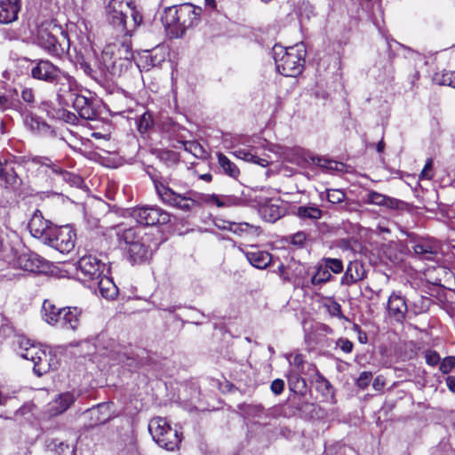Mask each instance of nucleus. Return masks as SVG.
<instances>
[{
  "label": "nucleus",
  "instance_id": "obj_23",
  "mask_svg": "<svg viewBox=\"0 0 455 455\" xmlns=\"http://www.w3.org/2000/svg\"><path fill=\"white\" fill-rule=\"evenodd\" d=\"M369 204L384 206L392 210L402 209L405 204L396 198L389 197L376 191H370L366 196Z\"/></svg>",
  "mask_w": 455,
  "mask_h": 455
},
{
  "label": "nucleus",
  "instance_id": "obj_38",
  "mask_svg": "<svg viewBox=\"0 0 455 455\" xmlns=\"http://www.w3.org/2000/svg\"><path fill=\"white\" fill-rule=\"evenodd\" d=\"M259 212L262 218L268 222H275L282 216L281 209L278 205L267 204L260 206Z\"/></svg>",
  "mask_w": 455,
  "mask_h": 455
},
{
  "label": "nucleus",
  "instance_id": "obj_61",
  "mask_svg": "<svg viewBox=\"0 0 455 455\" xmlns=\"http://www.w3.org/2000/svg\"><path fill=\"white\" fill-rule=\"evenodd\" d=\"M31 411V406L30 405H24L22 407H20L17 411L16 413L17 414H20V415H25L28 412Z\"/></svg>",
  "mask_w": 455,
  "mask_h": 455
},
{
  "label": "nucleus",
  "instance_id": "obj_24",
  "mask_svg": "<svg viewBox=\"0 0 455 455\" xmlns=\"http://www.w3.org/2000/svg\"><path fill=\"white\" fill-rule=\"evenodd\" d=\"M16 343L19 346V354L20 356L33 363L36 361L39 353L44 348L41 345L31 343V341L25 337H18Z\"/></svg>",
  "mask_w": 455,
  "mask_h": 455
},
{
  "label": "nucleus",
  "instance_id": "obj_2",
  "mask_svg": "<svg viewBox=\"0 0 455 455\" xmlns=\"http://www.w3.org/2000/svg\"><path fill=\"white\" fill-rule=\"evenodd\" d=\"M108 25L125 37L132 36L143 22V16L132 0H110L106 6Z\"/></svg>",
  "mask_w": 455,
  "mask_h": 455
},
{
  "label": "nucleus",
  "instance_id": "obj_29",
  "mask_svg": "<svg viewBox=\"0 0 455 455\" xmlns=\"http://www.w3.org/2000/svg\"><path fill=\"white\" fill-rule=\"evenodd\" d=\"M94 284H97L100 293L102 297L108 299H114L118 294V289L113 280L104 274L95 280Z\"/></svg>",
  "mask_w": 455,
  "mask_h": 455
},
{
  "label": "nucleus",
  "instance_id": "obj_28",
  "mask_svg": "<svg viewBox=\"0 0 455 455\" xmlns=\"http://www.w3.org/2000/svg\"><path fill=\"white\" fill-rule=\"evenodd\" d=\"M313 158H316V156H313L309 151L301 148H293L285 153V159L289 163L301 167L309 163L313 164Z\"/></svg>",
  "mask_w": 455,
  "mask_h": 455
},
{
  "label": "nucleus",
  "instance_id": "obj_20",
  "mask_svg": "<svg viewBox=\"0 0 455 455\" xmlns=\"http://www.w3.org/2000/svg\"><path fill=\"white\" fill-rule=\"evenodd\" d=\"M21 0H0V23L10 24L18 20Z\"/></svg>",
  "mask_w": 455,
  "mask_h": 455
},
{
  "label": "nucleus",
  "instance_id": "obj_51",
  "mask_svg": "<svg viewBox=\"0 0 455 455\" xmlns=\"http://www.w3.org/2000/svg\"><path fill=\"white\" fill-rule=\"evenodd\" d=\"M426 363L430 366H435L440 363V355L437 352L433 350H428L425 355Z\"/></svg>",
  "mask_w": 455,
  "mask_h": 455
},
{
  "label": "nucleus",
  "instance_id": "obj_46",
  "mask_svg": "<svg viewBox=\"0 0 455 455\" xmlns=\"http://www.w3.org/2000/svg\"><path fill=\"white\" fill-rule=\"evenodd\" d=\"M430 301L431 299L427 297H420L418 301L413 303L414 314L419 315L426 312L429 308Z\"/></svg>",
  "mask_w": 455,
  "mask_h": 455
},
{
  "label": "nucleus",
  "instance_id": "obj_50",
  "mask_svg": "<svg viewBox=\"0 0 455 455\" xmlns=\"http://www.w3.org/2000/svg\"><path fill=\"white\" fill-rule=\"evenodd\" d=\"M433 159L428 158L425 164V166L420 173L421 179L431 180L434 176L433 173Z\"/></svg>",
  "mask_w": 455,
  "mask_h": 455
},
{
  "label": "nucleus",
  "instance_id": "obj_33",
  "mask_svg": "<svg viewBox=\"0 0 455 455\" xmlns=\"http://www.w3.org/2000/svg\"><path fill=\"white\" fill-rule=\"evenodd\" d=\"M111 356L119 363L128 367V370L131 371H136L140 367V362L138 359L125 352H121L118 350L114 352Z\"/></svg>",
  "mask_w": 455,
  "mask_h": 455
},
{
  "label": "nucleus",
  "instance_id": "obj_57",
  "mask_svg": "<svg viewBox=\"0 0 455 455\" xmlns=\"http://www.w3.org/2000/svg\"><path fill=\"white\" fill-rule=\"evenodd\" d=\"M328 311L333 316H337L339 318H341L343 316L342 310H341V306L338 302H336V301H332L328 306Z\"/></svg>",
  "mask_w": 455,
  "mask_h": 455
},
{
  "label": "nucleus",
  "instance_id": "obj_54",
  "mask_svg": "<svg viewBox=\"0 0 455 455\" xmlns=\"http://www.w3.org/2000/svg\"><path fill=\"white\" fill-rule=\"evenodd\" d=\"M307 239L306 233L300 231L293 234L290 237V242L291 244L302 246Z\"/></svg>",
  "mask_w": 455,
  "mask_h": 455
},
{
  "label": "nucleus",
  "instance_id": "obj_41",
  "mask_svg": "<svg viewBox=\"0 0 455 455\" xmlns=\"http://www.w3.org/2000/svg\"><path fill=\"white\" fill-rule=\"evenodd\" d=\"M243 414L251 418H262L265 409L261 404H243L242 407Z\"/></svg>",
  "mask_w": 455,
  "mask_h": 455
},
{
  "label": "nucleus",
  "instance_id": "obj_4",
  "mask_svg": "<svg viewBox=\"0 0 455 455\" xmlns=\"http://www.w3.org/2000/svg\"><path fill=\"white\" fill-rule=\"evenodd\" d=\"M201 14L202 8L188 3L166 7L161 20L172 37L181 38L188 29L199 23Z\"/></svg>",
  "mask_w": 455,
  "mask_h": 455
},
{
  "label": "nucleus",
  "instance_id": "obj_9",
  "mask_svg": "<svg viewBox=\"0 0 455 455\" xmlns=\"http://www.w3.org/2000/svg\"><path fill=\"white\" fill-rule=\"evenodd\" d=\"M29 159L32 163L40 165L42 172L53 180L63 181L70 186H79L82 182L79 176L64 170L58 162H54L49 157L35 156Z\"/></svg>",
  "mask_w": 455,
  "mask_h": 455
},
{
  "label": "nucleus",
  "instance_id": "obj_59",
  "mask_svg": "<svg viewBox=\"0 0 455 455\" xmlns=\"http://www.w3.org/2000/svg\"><path fill=\"white\" fill-rule=\"evenodd\" d=\"M445 381L449 390L455 393V376H448Z\"/></svg>",
  "mask_w": 455,
  "mask_h": 455
},
{
  "label": "nucleus",
  "instance_id": "obj_13",
  "mask_svg": "<svg viewBox=\"0 0 455 455\" xmlns=\"http://www.w3.org/2000/svg\"><path fill=\"white\" fill-rule=\"evenodd\" d=\"M157 248V243L152 241L151 235L144 234L140 242L133 243L128 249L129 259L132 264H140L148 260L153 251Z\"/></svg>",
  "mask_w": 455,
  "mask_h": 455
},
{
  "label": "nucleus",
  "instance_id": "obj_14",
  "mask_svg": "<svg viewBox=\"0 0 455 455\" xmlns=\"http://www.w3.org/2000/svg\"><path fill=\"white\" fill-rule=\"evenodd\" d=\"M75 87L66 93H69L68 100L72 102L74 109L85 120H93L97 117V111L93 100L84 95L74 92Z\"/></svg>",
  "mask_w": 455,
  "mask_h": 455
},
{
  "label": "nucleus",
  "instance_id": "obj_31",
  "mask_svg": "<svg viewBox=\"0 0 455 455\" xmlns=\"http://www.w3.org/2000/svg\"><path fill=\"white\" fill-rule=\"evenodd\" d=\"M43 317L46 323L52 325L59 323L61 317L63 307L60 308L49 300H44L42 307Z\"/></svg>",
  "mask_w": 455,
  "mask_h": 455
},
{
  "label": "nucleus",
  "instance_id": "obj_12",
  "mask_svg": "<svg viewBox=\"0 0 455 455\" xmlns=\"http://www.w3.org/2000/svg\"><path fill=\"white\" fill-rule=\"evenodd\" d=\"M106 268V264L92 254L84 255L77 261V269L81 272L84 281L98 280L104 274Z\"/></svg>",
  "mask_w": 455,
  "mask_h": 455
},
{
  "label": "nucleus",
  "instance_id": "obj_56",
  "mask_svg": "<svg viewBox=\"0 0 455 455\" xmlns=\"http://www.w3.org/2000/svg\"><path fill=\"white\" fill-rule=\"evenodd\" d=\"M20 97L26 103L33 104L35 102V94L33 90L30 88L23 89Z\"/></svg>",
  "mask_w": 455,
  "mask_h": 455
},
{
  "label": "nucleus",
  "instance_id": "obj_34",
  "mask_svg": "<svg viewBox=\"0 0 455 455\" xmlns=\"http://www.w3.org/2000/svg\"><path fill=\"white\" fill-rule=\"evenodd\" d=\"M297 215L302 220H317L322 218L323 212L314 204L302 205L297 208Z\"/></svg>",
  "mask_w": 455,
  "mask_h": 455
},
{
  "label": "nucleus",
  "instance_id": "obj_39",
  "mask_svg": "<svg viewBox=\"0 0 455 455\" xmlns=\"http://www.w3.org/2000/svg\"><path fill=\"white\" fill-rule=\"evenodd\" d=\"M313 164L330 172H341L345 169V164L343 163L330 160L325 157L316 156V158H313Z\"/></svg>",
  "mask_w": 455,
  "mask_h": 455
},
{
  "label": "nucleus",
  "instance_id": "obj_40",
  "mask_svg": "<svg viewBox=\"0 0 455 455\" xmlns=\"http://www.w3.org/2000/svg\"><path fill=\"white\" fill-rule=\"evenodd\" d=\"M321 262L324 265L325 268L328 269V271L333 274H340L343 269V263L341 259H334V258H323L322 259Z\"/></svg>",
  "mask_w": 455,
  "mask_h": 455
},
{
  "label": "nucleus",
  "instance_id": "obj_1",
  "mask_svg": "<svg viewBox=\"0 0 455 455\" xmlns=\"http://www.w3.org/2000/svg\"><path fill=\"white\" fill-rule=\"evenodd\" d=\"M147 174L151 180L159 201L165 206L184 212L193 211L198 201L207 204H215L219 208L244 205V200L233 195L198 194L194 190H179L180 183L172 174L164 175L153 167H148Z\"/></svg>",
  "mask_w": 455,
  "mask_h": 455
},
{
  "label": "nucleus",
  "instance_id": "obj_3",
  "mask_svg": "<svg viewBox=\"0 0 455 455\" xmlns=\"http://www.w3.org/2000/svg\"><path fill=\"white\" fill-rule=\"evenodd\" d=\"M132 58L131 43L128 40L116 41L104 47L98 68L106 77L120 76L132 67Z\"/></svg>",
  "mask_w": 455,
  "mask_h": 455
},
{
  "label": "nucleus",
  "instance_id": "obj_49",
  "mask_svg": "<svg viewBox=\"0 0 455 455\" xmlns=\"http://www.w3.org/2000/svg\"><path fill=\"white\" fill-rule=\"evenodd\" d=\"M78 67L80 69H82L87 76H89L92 78L97 79L98 77V71L92 68V65L84 60H82L78 62Z\"/></svg>",
  "mask_w": 455,
  "mask_h": 455
},
{
  "label": "nucleus",
  "instance_id": "obj_5",
  "mask_svg": "<svg viewBox=\"0 0 455 455\" xmlns=\"http://www.w3.org/2000/svg\"><path fill=\"white\" fill-rule=\"evenodd\" d=\"M273 56L276 70L284 76L295 77L301 74L306 56V47L300 43L287 48L275 44Z\"/></svg>",
  "mask_w": 455,
  "mask_h": 455
},
{
  "label": "nucleus",
  "instance_id": "obj_26",
  "mask_svg": "<svg viewBox=\"0 0 455 455\" xmlns=\"http://www.w3.org/2000/svg\"><path fill=\"white\" fill-rule=\"evenodd\" d=\"M84 414H88L90 417L89 427H91L105 424L111 419L109 407L105 403H99L97 406L86 410Z\"/></svg>",
  "mask_w": 455,
  "mask_h": 455
},
{
  "label": "nucleus",
  "instance_id": "obj_36",
  "mask_svg": "<svg viewBox=\"0 0 455 455\" xmlns=\"http://www.w3.org/2000/svg\"><path fill=\"white\" fill-rule=\"evenodd\" d=\"M218 163L223 172L231 178L236 179L240 174L239 168L231 162L224 154L218 153Z\"/></svg>",
  "mask_w": 455,
  "mask_h": 455
},
{
  "label": "nucleus",
  "instance_id": "obj_16",
  "mask_svg": "<svg viewBox=\"0 0 455 455\" xmlns=\"http://www.w3.org/2000/svg\"><path fill=\"white\" fill-rule=\"evenodd\" d=\"M408 312L405 298L401 292L393 291L387 300V314L395 321L403 323Z\"/></svg>",
  "mask_w": 455,
  "mask_h": 455
},
{
  "label": "nucleus",
  "instance_id": "obj_27",
  "mask_svg": "<svg viewBox=\"0 0 455 455\" xmlns=\"http://www.w3.org/2000/svg\"><path fill=\"white\" fill-rule=\"evenodd\" d=\"M82 310L76 307H63L59 323L64 329L76 330L79 326Z\"/></svg>",
  "mask_w": 455,
  "mask_h": 455
},
{
  "label": "nucleus",
  "instance_id": "obj_22",
  "mask_svg": "<svg viewBox=\"0 0 455 455\" xmlns=\"http://www.w3.org/2000/svg\"><path fill=\"white\" fill-rule=\"evenodd\" d=\"M364 277L365 270L363 265L358 260L350 261L340 280V283L341 285L350 286Z\"/></svg>",
  "mask_w": 455,
  "mask_h": 455
},
{
  "label": "nucleus",
  "instance_id": "obj_6",
  "mask_svg": "<svg viewBox=\"0 0 455 455\" xmlns=\"http://www.w3.org/2000/svg\"><path fill=\"white\" fill-rule=\"evenodd\" d=\"M33 78L42 80L56 86L58 89V96L65 97L67 92L76 86L75 79L68 73L60 69L49 60H40L31 69Z\"/></svg>",
  "mask_w": 455,
  "mask_h": 455
},
{
  "label": "nucleus",
  "instance_id": "obj_42",
  "mask_svg": "<svg viewBox=\"0 0 455 455\" xmlns=\"http://www.w3.org/2000/svg\"><path fill=\"white\" fill-rule=\"evenodd\" d=\"M0 178L4 180L6 185L11 188H14L20 185V178L14 170L9 166L6 167Z\"/></svg>",
  "mask_w": 455,
  "mask_h": 455
},
{
  "label": "nucleus",
  "instance_id": "obj_64",
  "mask_svg": "<svg viewBox=\"0 0 455 455\" xmlns=\"http://www.w3.org/2000/svg\"><path fill=\"white\" fill-rule=\"evenodd\" d=\"M385 148V143L383 140H380L376 147V149L379 153H382Z\"/></svg>",
  "mask_w": 455,
  "mask_h": 455
},
{
  "label": "nucleus",
  "instance_id": "obj_44",
  "mask_svg": "<svg viewBox=\"0 0 455 455\" xmlns=\"http://www.w3.org/2000/svg\"><path fill=\"white\" fill-rule=\"evenodd\" d=\"M435 79L438 84L443 85H449L453 87V82H455V72L452 71H443L441 74V77L439 78V75L436 74Z\"/></svg>",
  "mask_w": 455,
  "mask_h": 455
},
{
  "label": "nucleus",
  "instance_id": "obj_8",
  "mask_svg": "<svg viewBox=\"0 0 455 455\" xmlns=\"http://www.w3.org/2000/svg\"><path fill=\"white\" fill-rule=\"evenodd\" d=\"M148 431L153 440L167 451H174L181 442L177 429L171 427L164 418H153L148 423Z\"/></svg>",
  "mask_w": 455,
  "mask_h": 455
},
{
  "label": "nucleus",
  "instance_id": "obj_63",
  "mask_svg": "<svg viewBox=\"0 0 455 455\" xmlns=\"http://www.w3.org/2000/svg\"><path fill=\"white\" fill-rule=\"evenodd\" d=\"M8 103V99L4 95H0V108H4Z\"/></svg>",
  "mask_w": 455,
  "mask_h": 455
},
{
  "label": "nucleus",
  "instance_id": "obj_60",
  "mask_svg": "<svg viewBox=\"0 0 455 455\" xmlns=\"http://www.w3.org/2000/svg\"><path fill=\"white\" fill-rule=\"evenodd\" d=\"M384 385H385L384 381L382 379H380L379 377H377L372 383L373 388L377 391L381 390L383 388Z\"/></svg>",
  "mask_w": 455,
  "mask_h": 455
},
{
  "label": "nucleus",
  "instance_id": "obj_30",
  "mask_svg": "<svg viewBox=\"0 0 455 455\" xmlns=\"http://www.w3.org/2000/svg\"><path fill=\"white\" fill-rule=\"evenodd\" d=\"M144 234V228L137 226L120 230L117 235L120 241H124L131 247L133 243H140Z\"/></svg>",
  "mask_w": 455,
  "mask_h": 455
},
{
  "label": "nucleus",
  "instance_id": "obj_18",
  "mask_svg": "<svg viewBox=\"0 0 455 455\" xmlns=\"http://www.w3.org/2000/svg\"><path fill=\"white\" fill-rule=\"evenodd\" d=\"M224 228L244 239L257 238L262 233L259 226L248 222H228V226Z\"/></svg>",
  "mask_w": 455,
  "mask_h": 455
},
{
  "label": "nucleus",
  "instance_id": "obj_37",
  "mask_svg": "<svg viewBox=\"0 0 455 455\" xmlns=\"http://www.w3.org/2000/svg\"><path fill=\"white\" fill-rule=\"evenodd\" d=\"M412 248L415 254L419 255L421 259L432 260L436 254L435 248L427 242H419Z\"/></svg>",
  "mask_w": 455,
  "mask_h": 455
},
{
  "label": "nucleus",
  "instance_id": "obj_45",
  "mask_svg": "<svg viewBox=\"0 0 455 455\" xmlns=\"http://www.w3.org/2000/svg\"><path fill=\"white\" fill-rule=\"evenodd\" d=\"M152 125L153 117L148 112L144 113L138 121V129L140 132H147Z\"/></svg>",
  "mask_w": 455,
  "mask_h": 455
},
{
  "label": "nucleus",
  "instance_id": "obj_52",
  "mask_svg": "<svg viewBox=\"0 0 455 455\" xmlns=\"http://www.w3.org/2000/svg\"><path fill=\"white\" fill-rule=\"evenodd\" d=\"M336 346L339 347L344 353H351L354 347L353 343L347 339L340 338L336 341Z\"/></svg>",
  "mask_w": 455,
  "mask_h": 455
},
{
  "label": "nucleus",
  "instance_id": "obj_10",
  "mask_svg": "<svg viewBox=\"0 0 455 455\" xmlns=\"http://www.w3.org/2000/svg\"><path fill=\"white\" fill-rule=\"evenodd\" d=\"M76 233L72 227L67 225L52 228L49 239L44 244H47L61 253H68L75 247Z\"/></svg>",
  "mask_w": 455,
  "mask_h": 455
},
{
  "label": "nucleus",
  "instance_id": "obj_21",
  "mask_svg": "<svg viewBox=\"0 0 455 455\" xmlns=\"http://www.w3.org/2000/svg\"><path fill=\"white\" fill-rule=\"evenodd\" d=\"M20 268L28 272H39L44 266V259L34 252H23L17 258Z\"/></svg>",
  "mask_w": 455,
  "mask_h": 455
},
{
  "label": "nucleus",
  "instance_id": "obj_15",
  "mask_svg": "<svg viewBox=\"0 0 455 455\" xmlns=\"http://www.w3.org/2000/svg\"><path fill=\"white\" fill-rule=\"evenodd\" d=\"M53 227L52 223L44 220L41 212L36 210L31 217L28 228L34 237L45 243Z\"/></svg>",
  "mask_w": 455,
  "mask_h": 455
},
{
  "label": "nucleus",
  "instance_id": "obj_7",
  "mask_svg": "<svg viewBox=\"0 0 455 455\" xmlns=\"http://www.w3.org/2000/svg\"><path fill=\"white\" fill-rule=\"evenodd\" d=\"M37 44L52 56H62L70 47L68 35L56 25H43L37 30Z\"/></svg>",
  "mask_w": 455,
  "mask_h": 455
},
{
  "label": "nucleus",
  "instance_id": "obj_62",
  "mask_svg": "<svg viewBox=\"0 0 455 455\" xmlns=\"http://www.w3.org/2000/svg\"><path fill=\"white\" fill-rule=\"evenodd\" d=\"M26 30L23 29L22 31H20L19 33L12 32V35L8 36V39L14 40L20 38L22 35H26Z\"/></svg>",
  "mask_w": 455,
  "mask_h": 455
},
{
  "label": "nucleus",
  "instance_id": "obj_17",
  "mask_svg": "<svg viewBox=\"0 0 455 455\" xmlns=\"http://www.w3.org/2000/svg\"><path fill=\"white\" fill-rule=\"evenodd\" d=\"M59 366V361L55 354L52 351L44 348L39 353L36 361L34 363V372L37 376H43L50 371L56 370Z\"/></svg>",
  "mask_w": 455,
  "mask_h": 455
},
{
  "label": "nucleus",
  "instance_id": "obj_47",
  "mask_svg": "<svg viewBox=\"0 0 455 455\" xmlns=\"http://www.w3.org/2000/svg\"><path fill=\"white\" fill-rule=\"evenodd\" d=\"M371 379L372 373L371 371H363L356 379V386L363 390L368 387Z\"/></svg>",
  "mask_w": 455,
  "mask_h": 455
},
{
  "label": "nucleus",
  "instance_id": "obj_43",
  "mask_svg": "<svg viewBox=\"0 0 455 455\" xmlns=\"http://www.w3.org/2000/svg\"><path fill=\"white\" fill-rule=\"evenodd\" d=\"M327 200L331 204H339L345 200L346 195L340 189H327L326 190Z\"/></svg>",
  "mask_w": 455,
  "mask_h": 455
},
{
  "label": "nucleus",
  "instance_id": "obj_53",
  "mask_svg": "<svg viewBox=\"0 0 455 455\" xmlns=\"http://www.w3.org/2000/svg\"><path fill=\"white\" fill-rule=\"evenodd\" d=\"M142 60L145 61L144 68L149 69L150 68L156 67L161 60L157 59L156 56H153L151 53L148 52L145 56L142 57Z\"/></svg>",
  "mask_w": 455,
  "mask_h": 455
},
{
  "label": "nucleus",
  "instance_id": "obj_35",
  "mask_svg": "<svg viewBox=\"0 0 455 455\" xmlns=\"http://www.w3.org/2000/svg\"><path fill=\"white\" fill-rule=\"evenodd\" d=\"M315 268L316 271L310 279V283L312 285H323L332 279V275L328 271V269L325 268L324 265L321 261L318 263Z\"/></svg>",
  "mask_w": 455,
  "mask_h": 455
},
{
  "label": "nucleus",
  "instance_id": "obj_48",
  "mask_svg": "<svg viewBox=\"0 0 455 455\" xmlns=\"http://www.w3.org/2000/svg\"><path fill=\"white\" fill-rule=\"evenodd\" d=\"M455 366V357L454 356H447L441 363L439 366V370L443 374H448Z\"/></svg>",
  "mask_w": 455,
  "mask_h": 455
},
{
  "label": "nucleus",
  "instance_id": "obj_55",
  "mask_svg": "<svg viewBox=\"0 0 455 455\" xmlns=\"http://www.w3.org/2000/svg\"><path fill=\"white\" fill-rule=\"evenodd\" d=\"M284 381L281 379H276L272 381L270 389L275 395H280L283 391Z\"/></svg>",
  "mask_w": 455,
  "mask_h": 455
},
{
  "label": "nucleus",
  "instance_id": "obj_25",
  "mask_svg": "<svg viewBox=\"0 0 455 455\" xmlns=\"http://www.w3.org/2000/svg\"><path fill=\"white\" fill-rule=\"evenodd\" d=\"M76 401V396L71 392L60 394L52 403H49V413L57 416L66 411Z\"/></svg>",
  "mask_w": 455,
  "mask_h": 455
},
{
  "label": "nucleus",
  "instance_id": "obj_11",
  "mask_svg": "<svg viewBox=\"0 0 455 455\" xmlns=\"http://www.w3.org/2000/svg\"><path fill=\"white\" fill-rule=\"evenodd\" d=\"M132 216L141 226L164 225L170 221V214L158 206L134 208Z\"/></svg>",
  "mask_w": 455,
  "mask_h": 455
},
{
  "label": "nucleus",
  "instance_id": "obj_19",
  "mask_svg": "<svg viewBox=\"0 0 455 455\" xmlns=\"http://www.w3.org/2000/svg\"><path fill=\"white\" fill-rule=\"evenodd\" d=\"M250 247L251 250L249 251H244L242 248H240V251L243 252L251 266L259 269H264L270 265L272 261L270 253L260 251L256 245H251Z\"/></svg>",
  "mask_w": 455,
  "mask_h": 455
},
{
  "label": "nucleus",
  "instance_id": "obj_32",
  "mask_svg": "<svg viewBox=\"0 0 455 455\" xmlns=\"http://www.w3.org/2000/svg\"><path fill=\"white\" fill-rule=\"evenodd\" d=\"M234 156L239 159H243L247 162H251L259 164L262 167H266L269 164V161L266 158H260L252 149H243L238 148L233 152Z\"/></svg>",
  "mask_w": 455,
  "mask_h": 455
},
{
  "label": "nucleus",
  "instance_id": "obj_58",
  "mask_svg": "<svg viewBox=\"0 0 455 455\" xmlns=\"http://www.w3.org/2000/svg\"><path fill=\"white\" fill-rule=\"evenodd\" d=\"M59 449H60L59 452L61 453L62 455H69V454L73 453V449H71L68 444H65V443H61L60 444Z\"/></svg>",
  "mask_w": 455,
  "mask_h": 455
}]
</instances>
